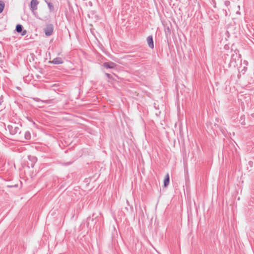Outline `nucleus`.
Returning a JSON list of instances; mask_svg holds the SVG:
<instances>
[{
	"label": "nucleus",
	"instance_id": "12",
	"mask_svg": "<svg viewBox=\"0 0 254 254\" xmlns=\"http://www.w3.org/2000/svg\"><path fill=\"white\" fill-rule=\"evenodd\" d=\"M106 75L107 76L109 77V78H110L111 77V75L110 74H108V73H106Z\"/></svg>",
	"mask_w": 254,
	"mask_h": 254
},
{
	"label": "nucleus",
	"instance_id": "4",
	"mask_svg": "<svg viewBox=\"0 0 254 254\" xmlns=\"http://www.w3.org/2000/svg\"><path fill=\"white\" fill-rule=\"evenodd\" d=\"M37 0H32L31 2V8L32 10H35L37 8V5L38 4Z\"/></svg>",
	"mask_w": 254,
	"mask_h": 254
},
{
	"label": "nucleus",
	"instance_id": "2",
	"mask_svg": "<svg viewBox=\"0 0 254 254\" xmlns=\"http://www.w3.org/2000/svg\"><path fill=\"white\" fill-rule=\"evenodd\" d=\"M103 66L107 68H113L116 66V64L113 62H106L103 64Z\"/></svg>",
	"mask_w": 254,
	"mask_h": 254
},
{
	"label": "nucleus",
	"instance_id": "11",
	"mask_svg": "<svg viewBox=\"0 0 254 254\" xmlns=\"http://www.w3.org/2000/svg\"><path fill=\"white\" fill-rule=\"evenodd\" d=\"M48 5L51 9L53 7L51 3H49Z\"/></svg>",
	"mask_w": 254,
	"mask_h": 254
},
{
	"label": "nucleus",
	"instance_id": "6",
	"mask_svg": "<svg viewBox=\"0 0 254 254\" xmlns=\"http://www.w3.org/2000/svg\"><path fill=\"white\" fill-rule=\"evenodd\" d=\"M63 60L61 58H56L53 60L52 63L55 64H60L63 63Z\"/></svg>",
	"mask_w": 254,
	"mask_h": 254
},
{
	"label": "nucleus",
	"instance_id": "1",
	"mask_svg": "<svg viewBox=\"0 0 254 254\" xmlns=\"http://www.w3.org/2000/svg\"><path fill=\"white\" fill-rule=\"evenodd\" d=\"M53 32V27L52 25H48L45 29V32L47 36H50Z\"/></svg>",
	"mask_w": 254,
	"mask_h": 254
},
{
	"label": "nucleus",
	"instance_id": "8",
	"mask_svg": "<svg viewBox=\"0 0 254 254\" xmlns=\"http://www.w3.org/2000/svg\"><path fill=\"white\" fill-rule=\"evenodd\" d=\"M4 3L2 1H0V13H1L2 11V10L4 8Z\"/></svg>",
	"mask_w": 254,
	"mask_h": 254
},
{
	"label": "nucleus",
	"instance_id": "10",
	"mask_svg": "<svg viewBox=\"0 0 254 254\" xmlns=\"http://www.w3.org/2000/svg\"><path fill=\"white\" fill-rule=\"evenodd\" d=\"M26 30H24V31H22V33L21 35H24L26 34Z\"/></svg>",
	"mask_w": 254,
	"mask_h": 254
},
{
	"label": "nucleus",
	"instance_id": "9",
	"mask_svg": "<svg viewBox=\"0 0 254 254\" xmlns=\"http://www.w3.org/2000/svg\"><path fill=\"white\" fill-rule=\"evenodd\" d=\"M25 138L27 139L30 138V134L29 132H26L25 133Z\"/></svg>",
	"mask_w": 254,
	"mask_h": 254
},
{
	"label": "nucleus",
	"instance_id": "5",
	"mask_svg": "<svg viewBox=\"0 0 254 254\" xmlns=\"http://www.w3.org/2000/svg\"><path fill=\"white\" fill-rule=\"evenodd\" d=\"M170 182V178H169V175L168 174H167L164 180V186L165 187H167Z\"/></svg>",
	"mask_w": 254,
	"mask_h": 254
},
{
	"label": "nucleus",
	"instance_id": "7",
	"mask_svg": "<svg viewBox=\"0 0 254 254\" xmlns=\"http://www.w3.org/2000/svg\"><path fill=\"white\" fill-rule=\"evenodd\" d=\"M16 31L18 33H20L22 31V27L21 25L18 24L16 27Z\"/></svg>",
	"mask_w": 254,
	"mask_h": 254
},
{
	"label": "nucleus",
	"instance_id": "3",
	"mask_svg": "<svg viewBox=\"0 0 254 254\" xmlns=\"http://www.w3.org/2000/svg\"><path fill=\"white\" fill-rule=\"evenodd\" d=\"M147 44L149 46V47L153 49L154 48V43L153 41V37L152 36H149L147 38Z\"/></svg>",
	"mask_w": 254,
	"mask_h": 254
}]
</instances>
